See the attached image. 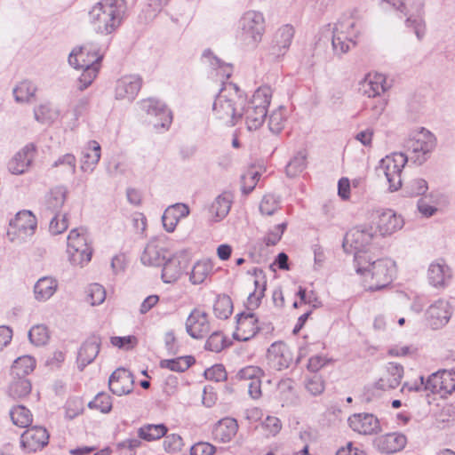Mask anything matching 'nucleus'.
Segmentation results:
<instances>
[{"label":"nucleus","instance_id":"052dcab7","mask_svg":"<svg viewBox=\"0 0 455 455\" xmlns=\"http://www.w3.org/2000/svg\"><path fill=\"white\" fill-rule=\"evenodd\" d=\"M68 228V222L66 214H63L61 218H60V214H53L49 224V230L52 235L61 234Z\"/></svg>","mask_w":455,"mask_h":455},{"label":"nucleus","instance_id":"4c0bfd02","mask_svg":"<svg viewBox=\"0 0 455 455\" xmlns=\"http://www.w3.org/2000/svg\"><path fill=\"white\" fill-rule=\"evenodd\" d=\"M36 365V361L32 356L24 355L17 358L11 368V375L15 378H26L31 371H33Z\"/></svg>","mask_w":455,"mask_h":455},{"label":"nucleus","instance_id":"a18cd8bd","mask_svg":"<svg viewBox=\"0 0 455 455\" xmlns=\"http://www.w3.org/2000/svg\"><path fill=\"white\" fill-rule=\"evenodd\" d=\"M202 58L204 61L208 62L213 68H220L221 75L229 78L233 72V66L230 63H225L220 58H218L210 49L204 51Z\"/></svg>","mask_w":455,"mask_h":455},{"label":"nucleus","instance_id":"774afa93","mask_svg":"<svg viewBox=\"0 0 455 455\" xmlns=\"http://www.w3.org/2000/svg\"><path fill=\"white\" fill-rule=\"evenodd\" d=\"M216 448L206 442H198L190 448V455H213Z\"/></svg>","mask_w":455,"mask_h":455},{"label":"nucleus","instance_id":"ea45409f","mask_svg":"<svg viewBox=\"0 0 455 455\" xmlns=\"http://www.w3.org/2000/svg\"><path fill=\"white\" fill-rule=\"evenodd\" d=\"M196 363L192 355L180 356L173 359L161 360L159 365L162 369H169L176 372H183Z\"/></svg>","mask_w":455,"mask_h":455},{"label":"nucleus","instance_id":"cd10ccee","mask_svg":"<svg viewBox=\"0 0 455 455\" xmlns=\"http://www.w3.org/2000/svg\"><path fill=\"white\" fill-rule=\"evenodd\" d=\"M67 197V189L64 187H56L52 188L45 197L42 214L49 218L53 214H60Z\"/></svg>","mask_w":455,"mask_h":455},{"label":"nucleus","instance_id":"9d476101","mask_svg":"<svg viewBox=\"0 0 455 455\" xmlns=\"http://www.w3.org/2000/svg\"><path fill=\"white\" fill-rule=\"evenodd\" d=\"M357 32L355 30V22L348 19L339 21L332 32L331 44L335 54L341 55L348 52L350 45H355Z\"/></svg>","mask_w":455,"mask_h":455},{"label":"nucleus","instance_id":"473e14b6","mask_svg":"<svg viewBox=\"0 0 455 455\" xmlns=\"http://www.w3.org/2000/svg\"><path fill=\"white\" fill-rule=\"evenodd\" d=\"M100 145L96 140H90L82 151L81 170L93 172L100 159Z\"/></svg>","mask_w":455,"mask_h":455},{"label":"nucleus","instance_id":"6e6d98bb","mask_svg":"<svg viewBox=\"0 0 455 455\" xmlns=\"http://www.w3.org/2000/svg\"><path fill=\"white\" fill-rule=\"evenodd\" d=\"M67 252L68 254V259L72 265L83 266L91 260L92 255V248L88 247V250L84 248L77 250H67Z\"/></svg>","mask_w":455,"mask_h":455},{"label":"nucleus","instance_id":"49530a36","mask_svg":"<svg viewBox=\"0 0 455 455\" xmlns=\"http://www.w3.org/2000/svg\"><path fill=\"white\" fill-rule=\"evenodd\" d=\"M10 417L14 425L20 427H27L32 422L30 411L23 405H17L10 411Z\"/></svg>","mask_w":455,"mask_h":455},{"label":"nucleus","instance_id":"c756f323","mask_svg":"<svg viewBox=\"0 0 455 455\" xmlns=\"http://www.w3.org/2000/svg\"><path fill=\"white\" fill-rule=\"evenodd\" d=\"M189 214V208L185 204H175L167 207L162 216V222L164 228L171 233L175 230V228L180 219L187 217Z\"/></svg>","mask_w":455,"mask_h":455},{"label":"nucleus","instance_id":"bb28decb","mask_svg":"<svg viewBox=\"0 0 455 455\" xmlns=\"http://www.w3.org/2000/svg\"><path fill=\"white\" fill-rule=\"evenodd\" d=\"M167 251L159 245L156 239L150 240L145 246L140 261L144 266L161 267L166 259Z\"/></svg>","mask_w":455,"mask_h":455},{"label":"nucleus","instance_id":"f03ea898","mask_svg":"<svg viewBox=\"0 0 455 455\" xmlns=\"http://www.w3.org/2000/svg\"><path fill=\"white\" fill-rule=\"evenodd\" d=\"M246 94L233 83H225L216 96L212 111L215 117L228 127L235 126L243 117Z\"/></svg>","mask_w":455,"mask_h":455},{"label":"nucleus","instance_id":"423d86ee","mask_svg":"<svg viewBox=\"0 0 455 455\" xmlns=\"http://www.w3.org/2000/svg\"><path fill=\"white\" fill-rule=\"evenodd\" d=\"M92 51L91 46L82 45L78 49H74L68 56L70 66L76 69H83V73L78 78V89L80 91H84L91 85L99 72L102 55H97L93 52L92 60H84V55H89Z\"/></svg>","mask_w":455,"mask_h":455},{"label":"nucleus","instance_id":"338daca9","mask_svg":"<svg viewBox=\"0 0 455 455\" xmlns=\"http://www.w3.org/2000/svg\"><path fill=\"white\" fill-rule=\"evenodd\" d=\"M262 427L267 431L269 435L275 436L280 432L282 428V423L278 418L274 416H267L262 422Z\"/></svg>","mask_w":455,"mask_h":455},{"label":"nucleus","instance_id":"4d7b16f0","mask_svg":"<svg viewBox=\"0 0 455 455\" xmlns=\"http://www.w3.org/2000/svg\"><path fill=\"white\" fill-rule=\"evenodd\" d=\"M227 347L226 339L220 331H214L205 342L206 350L219 353Z\"/></svg>","mask_w":455,"mask_h":455},{"label":"nucleus","instance_id":"9b49d317","mask_svg":"<svg viewBox=\"0 0 455 455\" xmlns=\"http://www.w3.org/2000/svg\"><path fill=\"white\" fill-rule=\"evenodd\" d=\"M140 108L148 116L156 119L153 122L156 129H169L172 122V113L165 103L155 98H148L140 101Z\"/></svg>","mask_w":455,"mask_h":455},{"label":"nucleus","instance_id":"2f4dec72","mask_svg":"<svg viewBox=\"0 0 455 455\" xmlns=\"http://www.w3.org/2000/svg\"><path fill=\"white\" fill-rule=\"evenodd\" d=\"M238 424L235 419L224 418L215 424L212 429L214 440L221 443H228L235 435Z\"/></svg>","mask_w":455,"mask_h":455},{"label":"nucleus","instance_id":"13d9d810","mask_svg":"<svg viewBox=\"0 0 455 455\" xmlns=\"http://www.w3.org/2000/svg\"><path fill=\"white\" fill-rule=\"evenodd\" d=\"M106 299V291L104 287L99 283H92L89 285L87 290V300L91 305H100Z\"/></svg>","mask_w":455,"mask_h":455},{"label":"nucleus","instance_id":"0e129e2a","mask_svg":"<svg viewBox=\"0 0 455 455\" xmlns=\"http://www.w3.org/2000/svg\"><path fill=\"white\" fill-rule=\"evenodd\" d=\"M307 390L313 395H318L324 390V383L321 376L315 373L306 383Z\"/></svg>","mask_w":455,"mask_h":455},{"label":"nucleus","instance_id":"a211bd4d","mask_svg":"<svg viewBox=\"0 0 455 455\" xmlns=\"http://www.w3.org/2000/svg\"><path fill=\"white\" fill-rule=\"evenodd\" d=\"M293 36L294 28L291 25L286 24L279 28L274 34L269 48L270 54L275 58L283 56L289 50Z\"/></svg>","mask_w":455,"mask_h":455},{"label":"nucleus","instance_id":"f257e3e1","mask_svg":"<svg viewBox=\"0 0 455 455\" xmlns=\"http://www.w3.org/2000/svg\"><path fill=\"white\" fill-rule=\"evenodd\" d=\"M427 133L425 128L413 133L407 142V153H393L379 161L378 171L382 172L389 184L390 192L397 191L402 187L401 173L404 165L411 162L421 165L427 161Z\"/></svg>","mask_w":455,"mask_h":455},{"label":"nucleus","instance_id":"69168bd1","mask_svg":"<svg viewBox=\"0 0 455 455\" xmlns=\"http://www.w3.org/2000/svg\"><path fill=\"white\" fill-rule=\"evenodd\" d=\"M67 166L71 174L76 173V158L73 154L68 153L60 156L53 164L52 167Z\"/></svg>","mask_w":455,"mask_h":455},{"label":"nucleus","instance_id":"39448f33","mask_svg":"<svg viewBox=\"0 0 455 455\" xmlns=\"http://www.w3.org/2000/svg\"><path fill=\"white\" fill-rule=\"evenodd\" d=\"M265 18L257 11L245 12L237 22L236 40L245 46L255 48L265 33Z\"/></svg>","mask_w":455,"mask_h":455},{"label":"nucleus","instance_id":"37998d69","mask_svg":"<svg viewBox=\"0 0 455 455\" xmlns=\"http://www.w3.org/2000/svg\"><path fill=\"white\" fill-rule=\"evenodd\" d=\"M213 312L217 318L228 319L233 313V302L226 294L218 295L213 305Z\"/></svg>","mask_w":455,"mask_h":455},{"label":"nucleus","instance_id":"de8ad7c7","mask_svg":"<svg viewBox=\"0 0 455 455\" xmlns=\"http://www.w3.org/2000/svg\"><path fill=\"white\" fill-rule=\"evenodd\" d=\"M212 271V265L207 261H198L190 272L189 280L193 284L202 283Z\"/></svg>","mask_w":455,"mask_h":455},{"label":"nucleus","instance_id":"e433bc0d","mask_svg":"<svg viewBox=\"0 0 455 455\" xmlns=\"http://www.w3.org/2000/svg\"><path fill=\"white\" fill-rule=\"evenodd\" d=\"M168 431V427L163 424H146L138 429L140 439L152 442L164 437Z\"/></svg>","mask_w":455,"mask_h":455},{"label":"nucleus","instance_id":"5701e85b","mask_svg":"<svg viewBox=\"0 0 455 455\" xmlns=\"http://www.w3.org/2000/svg\"><path fill=\"white\" fill-rule=\"evenodd\" d=\"M407 443V438L401 433H388L377 437L373 444L382 453L391 454L402 451Z\"/></svg>","mask_w":455,"mask_h":455},{"label":"nucleus","instance_id":"58836bf2","mask_svg":"<svg viewBox=\"0 0 455 455\" xmlns=\"http://www.w3.org/2000/svg\"><path fill=\"white\" fill-rule=\"evenodd\" d=\"M91 247L87 230L84 228H73L68 235V248L67 250L85 249Z\"/></svg>","mask_w":455,"mask_h":455},{"label":"nucleus","instance_id":"2eb2a0df","mask_svg":"<svg viewBox=\"0 0 455 455\" xmlns=\"http://www.w3.org/2000/svg\"><path fill=\"white\" fill-rule=\"evenodd\" d=\"M236 330L233 338L238 341H248L260 330L258 318L253 313L242 312L236 315Z\"/></svg>","mask_w":455,"mask_h":455},{"label":"nucleus","instance_id":"4be33fe9","mask_svg":"<svg viewBox=\"0 0 455 455\" xmlns=\"http://www.w3.org/2000/svg\"><path fill=\"white\" fill-rule=\"evenodd\" d=\"M451 315L448 301L438 299L428 307V325L434 330L441 329L448 323Z\"/></svg>","mask_w":455,"mask_h":455},{"label":"nucleus","instance_id":"dca6fc26","mask_svg":"<svg viewBox=\"0 0 455 455\" xmlns=\"http://www.w3.org/2000/svg\"><path fill=\"white\" fill-rule=\"evenodd\" d=\"M455 390V372L438 371L428 376V391L441 397L451 394Z\"/></svg>","mask_w":455,"mask_h":455},{"label":"nucleus","instance_id":"20e7f679","mask_svg":"<svg viewBox=\"0 0 455 455\" xmlns=\"http://www.w3.org/2000/svg\"><path fill=\"white\" fill-rule=\"evenodd\" d=\"M355 267L357 274L370 275L374 283L367 288L368 291H380L388 286L395 275V263L390 259H375L373 256L357 254L355 259Z\"/></svg>","mask_w":455,"mask_h":455},{"label":"nucleus","instance_id":"7c9ffc66","mask_svg":"<svg viewBox=\"0 0 455 455\" xmlns=\"http://www.w3.org/2000/svg\"><path fill=\"white\" fill-rule=\"evenodd\" d=\"M387 89L386 76L382 74H368L361 82L360 90L369 98L379 96Z\"/></svg>","mask_w":455,"mask_h":455},{"label":"nucleus","instance_id":"c9c22d12","mask_svg":"<svg viewBox=\"0 0 455 455\" xmlns=\"http://www.w3.org/2000/svg\"><path fill=\"white\" fill-rule=\"evenodd\" d=\"M400 382L398 379L392 378L389 375L387 379L380 378L372 387L365 389L363 394L364 400L370 403L373 401L376 395H379V394L376 393L387 389H395L400 385Z\"/></svg>","mask_w":455,"mask_h":455},{"label":"nucleus","instance_id":"a19ab883","mask_svg":"<svg viewBox=\"0 0 455 455\" xmlns=\"http://www.w3.org/2000/svg\"><path fill=\"white\" fill-rule=\"evenodd\" d=\"M37 87L31 81L24 80L21 81L13 89V96L16 102L24 103L29 102L31 99L35 97Z\"/></svg>","mask_w":455,"mask_h":455},{"label":"nucleus","instance_id":"72a5a7b5","mask_svg":"<svg viewBox=\"0 0 455 455\" xmlns=\"http://www.w3.org/2000/svg\"><path fill=\"white\" fill-rule=\"evenodd\" d=\"M231 198L229 194H221L215 198L208 209L212 221L219 222L224 219L231 208Z\"/></svg>","mask_w":455,"mask_h":455},{"label":"nucleus","instance_id":"e2e57ef3","mask_svg":"<svg viewBox=\"0 0 455 455\" xmlns=\"http://www.w3.org/2000/svg\"><path fill=\"white\" fill-rule=\"evenodd\" d=\"M259 173L258 172L249 171L247 173L242 176V191L244 195L250 194L257 185L259 179Z\"/></svg>","mask_w":455,"mask_h":455},{"label":"nucleus","instance_id":"7ed1b4c3","mask_svg":"<svg viewBox=\"0 0 455 455\" xmlns=\"http://www.w3.org/2000/svg\"><path fill=\"white\" fill-rule=\"evenodd\" d=\"M127 16L125 0H101L89 12V20L94 31L100 35H110L121 27Z\"/></svg>","mask_w":455,"mask_h":455},{"label":"nucleus","instance_id":"864d4df0","mask_svg":"<svg viewBox=\"0 0 455 455\" xmlns=\"http://www.w3.org/2000/svg\"><path fill=\"white\" fill-rule=\"evenodd\" d=\"M454 421V409L452 405L447 404L443 406L435 415V426L437 428L443 429L450 426Z\"/></svg>","mask_w":455,"mask_h":455},{"label":"nucleus","instance_id":"f8f14e48","mask_svg":"<svg viewBox=\"0 0 455 455\" xmlns=\"http://www.w3.org/2000/svg\"><path fill=\"white\" fill-rule=\"evenodd\" d=\"M143 80L139 75H125L117 79L115 86V99L132 102L141 89Z\"/></svg>","mask_w":455,"mask_h":455},{"label":"nucleus","instance_id":"393cba45","mask_svg":"<svg viewBox=\"0 0 455 455\" xmlns=\"http://www.w3.org/2000/svg\"><path fill=\"white\" fill-rule=\"evenodd\" d=\"M267 360L272 368L282 371L290 366L292 358L289 348L283 343L275 342L267 349Z\"/></svg>","mask_w":455,"mask_h":455},{"label":"nucleus","instance_id":"c85d7f7f","mask_svg":"<svg viewBox=\"0 0 455 455\" xmlns=\"http://www.w3.org/2000/svg\"><path fill=\"white\" fill-rule=\"evenodd\" d=\"M10 228L26 236L34 235L36 228V219L30 211L19 212L9 222Z\"/></svg>","mask_w":455,"mask_h":455},{"label":"nucleus","instance_id":"0eeeda50","mask_svg":"<svg viewBox=\"0 0 455 455\" xmlns=\"http://www.w3.org/2000/svg\"><path fill=\"white\" fill-rule=\"evenodd\" d=\"M271 98V88L262 86L254 92L249 101L246 100L243 116L245 117L248 130H257L263 124L267 115Z\"/></svg>","mask_w":455,"mask_h":455},{"label":"nucleus","instance_id":"09e8293b","mask_svg":"<svg viewBox=\"0 0 455 455\" xmlns=\"http://www.w3.org/2000/svg\"><path fill=\"white\" fill-rule=\"evenodd\" d=\"M35 119L42 124H51L58 117V112L54 110L50 103H44L35 108Z\"/></svg>","mask_w":455,"mask_h":455},{"label":"nucleus","instance_id":"79ce46f5","mask_svg":"<svg viewBox=\"0 0 455 455\" xmlns=\"http://www.w3.org/2000/svg\"><path fill=\"white\" fill-rule=\"evenodd\" d=\"M31 383L27 378L13 379L8 387V395L13 399H21L31 392Z\"/></svg>","mask_w":455,"mask_h":455},{"label":"nucleus","instance_id":"f3484780","mask_svg":"<svg viewBox=\"0 0 455 455\" xmlns=\"http://www.w3.org/2000/svg\"><path fill=\"white\" fill-rule=\"evenodd\" d=\"M208 315L197 308L192 310L186 321L188 334L196 339H203L210 331Z\"/></svg>","mask_w":455,"mask_h":455},{"label":"nucleus","instance_id":"ddd939ff","mask_svg":"<svg viewBox=\"0 0 455 455\" xmlns=\"http://www.w3.org/2000/svg\"><path fill=\"white\" fill-rule=\"evenodd\" d=\"M49 437L46 428L34 426L25 430L21 435L20 445L28 452H36L48 444Z\"/></svg>","mask_w":455,"mask_h":455},{"label":"nucleus","instance_id":"6e6552de","mask_svg":"<svg viewBox=\"0 0 455 455\" xmlns=\"http://www.w3.org/2000/svg\"><path fill=\"white\" fill-rule=\"evenodd\" d=\"M373 238L371 228L355 227L345 235L342 247L347 253L354 252V259L358 253L366 257L371 256L370 246Z\"/></svg>","mask_w":455,"mask_h":455},{"label":"nucleus","instance_id":"5fc2aeb1","mask_svg":"<svg viewBox=\"0 0 455 455\" xmlns=\"http://www.w3.org/2000/svg\"><path fill=\"white\" fill-rule=\"evenodd\" d=\"M307 166L306 155L303 152L296 154L286 165V174L295 177L304 171Z\"/></svg>","mask_w":455,"mask_h":455},{"label":"nucleus","instance_id":"a878e982","mask_svg":"<svg viewBox=\"0 0 455 455\" xmlns=\"http://www.w3.org/2000/svg\"><path fill=\"white\" fill-rule=\"evenodd\" d=\"M404 222L402 216L397 215L393 210L386 209L378 214L377 228L381 235H392L401 229Z\"/></svg>","mask_w":455,"mask_h":455},{"label":"nucleus","instance_id":"f704fd0d","mask_svg":"<svg viewBox=\"0 0 455 455\" xmlns=\"http://www.w3.org/2000/svg\"><path fill=\"white\" fill-rule=\"evenodd\" d=\"M57 281L52 277L40 278L34 286L35 298L38 301L48 300L56 291Z\"/></svg>","mask_w":455,"mask_h":455},{"label":"nucleus","instance_id":"3c124183","mask_svg":"<svg viewBox=\"0 0 455 455\" xmlns=\"http://www.w3.org/2000/svg\"><path fill=\"white\" fill-rule=\"evenodd\" d=\"M88 407L101 413H108L112 410V398L107 393L100 392L93 400L89 402Z\"/></svg>","mask_w":455,"mask_h":455},{"label":"nucleus","instance_id":"c03bdc74","mask_svg":"<svg viewBox=\"0 0 455 455\" xmlns=\"http://www.w3.org/2000/svg\"><path fill=\"white\" fill-rule=\"evenodd\" d=\"M286 120V108L283 106H279L269 115L268 128L270 132L274 134L280 133L285 126Z\"/></svg>","mask_w":455,"mask_h":455},{"label":"nucleus","instance_id":"aec40b11","mask_svg":"<svg viewBox=\"0 0 455 455\" xmlns=\"http://www.w3.org/2000/svg\"><path fill=\"white\" fill-rule=\"evenodd\" d=\"M133 375L124 368L116 369L109 377L108 387L110 391L116 395H127L132 391Z\"/></svg>","mask_w":455,"mask_h":455},{"label":"nucleus","instance_id":"b1692460","mask_svg":"<svg viewBox=\"0 0 455 455\" xmlns=\"http://www.w3.org/2000/svg\"><path fill=\"white\" fill-rule=\"evenodd\" d=\"M451 276V269L444 259H438L428 266V283L435 288H444Z\"/></svg>","mask_w":455,"mask_h":455},{"label":"nucleus","instance_id":"8fccbe9b","mask_svg":"<svg viewBox=\"0 0 455 455\" xmlns=\"http://www.w3.org/2000/svg\"><path fill=\"white\" fill-rule=\"evenodd\" d=\"M281 199L274 194L265 195L259 204L262 215L271 216L280 209Z\"/></svg>","mask_w":455,"mask_h":455},{"label":"nucleus","instance_id":"1a4fd4ad","mask_svg":"<svg viewBox=\"0 0 455 455\" xmlns=\"http://www.w3.org/2000/svg\"><path fill=\"white\" fill-rule=\"evenodd\" d=\"M190 266V257L188 251L175 252L172 257L165 259L162 269V280L165 283H172L180 279L182 275L188 274Z\"/></svg>","mask_w":455,"mask_h":455},{"label":"nucleus","instance_id":"6ab92c4d","mask_svg":"<svg viewBox=\"0 0 455 455\" xmlns=\"http://www.w3.org/2000/svg\"><path fill=\"white\" fill-rule=\"evenodd\" d=\"M101 338L92 334L81 346L77 354V368L80 371L92 363L100 353Z\"/></svg>","mask_w":455,"mask_h":455},{"label":"nucleus","instance_id":"bf43d9fd","mask_svg":"<svg viewBox=\"0 0 455 455\" xmlns=\"http://www.w3.org/2000/svg\"><path fill=\"white\" fill-rule=\"evenodd\" d=\"M164 448L167 452L176 453L182 450L183 439L177 434L165 435Z\"/></svg>","mask_w":455,"mask_h":455},{"label":"nucleus","instance_id":"680f3d73","mask_svg":"<svg viewBox=\"0 0 455 455\" xmlns=\"http://www.w3.org/2000/svg\"><path fill=\"white\" fill-rule=\"evenodd\" d=\"M204 377L206 379L220 382L226 380L228 374L222 364H214L204 371Z\"/></svg>","mask_w":455,"mask_h":455},{"label":"nucleus","instance_id":"412c9836","mask_svg":"<svg viewBox=\"0 0 455 455\" xmlns=\"http://www.w3.org/2000/svg\"><path fill=\"white\" fill-rule=\"evenodd\" d=\"M36 153V147L29 143L23 147L8 163V170L12 174L20 175L30 166Z\"/></svg>","mask_w":455,"mask_h":455},{"label":"nucleus","instance_id":"603ef678","mask_svg":"<svg viewBox=\"0 0 455 455\" xmlns=\"http://www.w3.org/2000/svg\"><path fill=\"white\" fill-rule=\"evenodd\" d=\"M28 339L32 344L40 347L45 345L49 339V331L45 325L36 324L28 331Z\"/></svg>","mask_w":455,"mask_h":455},{"label":"nucleus","instance_id":"4468645a","mask_svg":"<svg viewBox=\"0 0 455 455\" xmlns=\"http://www.w3.org/2000/svg\"><path fill=\"white\" fill-rule=\"evenodd\" d=\"M347 422L349 427L360 435H377L381 432L380 422L372 413H355L348 418Z\"/></svg>","mask_w":455,"mask_h":455}]
</instances>
